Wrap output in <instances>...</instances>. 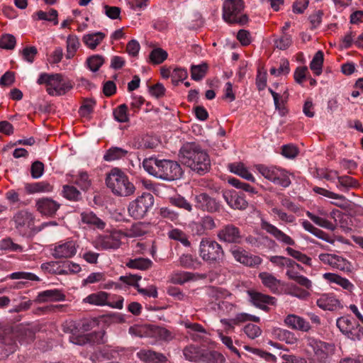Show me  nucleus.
Listing matches in <instances>:
<instances>
[{"mask_svg": "<svg viewBox=\"0 0 363 363\" xmlns=\"http://www.w3.org/2000/svg\"><path fill=\"white\" fill-rule=\"evenodd\" d=\"M230 252L237 262L247 267H257L262 262L260 257L251 255L241 247H235L230 250Z\"/></svg>", "mask_w": 363, "mask_h": 363, "instance_id": "ddd939ff", "label": "nucleus"}, {"mask_svg": "<svg viewBox=\"0 0 363 363\" xmlns=\"http://www.w3.org/2000/svg\"><path fill=\"white\" fill-rule=\"evenodd\" d=\"M143 167L150 175L166 181L177 180L183 174L180 164L170 160H157L150 157L143 160Z\"/></svg>", "mask_w": 363, "mask_h": 363, "instance_id": "f03ea898", "label": "nucleus"}, {"mask_svg": "<svg viewBox=\"0 0 363 363\" xmlns=\"http://www.w3.org/2000/svg\"><path fill=\"white\" fill-rule=\"evenodd\" d=\"M60 206L57 202L49 198H43L36 201L37 210L45 216L55 215Z\"/></svg>", "mask_w": 363, "mask_h": 363, "instance_id": "aec40b11", "label": "nucleus"}, {"mask_svg": "<svg viewBox=\"0 0 363 363\" xmlns=\"http://www.w3.org/2000/svg\"><path fill=\"white\" fill-rule=\"evenodd\" d=\"M73 182L83 191H87L91 186V180L86 172H79L74 176Z\"/></svg>", "mask_w": 363, "mask_h": 363, "instance_id": "a19ab883", "label": "nucleus"}, {"mask_svg": "<svg viewBox=\"0 0 363 363\" xmlns=\"http://www.w3.org/2000/svg\"><path fill=\"white\" fill-rule=\"evenodd\" d=\"M306 216L313 223H315L316 225H319L320 227H322L323 228L330 230H333L335 229V225H333V223L324 218L315 216V214L312 213L310 211L306 212Z\"/></svg>", "mask_w": 363, "mask_h": 363, "instance_id": "49530a36", "label": "nucleus"}, {"mask_svg": "<svg viewBox=\"0 0 363 363\" xmlns=\"http://www.w3.org/2000/svg\"><path fill=\"white\" fill-rule=\"evenodd\" d=\"M86 65L89 69L95 72H97L104 63V58L99 55H94L86 59Z\"/></svg>", "mask_w": 363, "mask_h": 363, "instance_id": "8fccbe9b", "label": "nucleus"}, {"mask_svg": "<svg viewBox=\"0 0 363 363\" xmlns=\"http://www.w3.org/2000/svg\"><path fill=\"white\" fill-rule=\"evenodd\" d=\"M204 350H201L197 346L191 345L186 346L184 350L183 354L185 358L191 362H201Z\"/></svg>", "mask_w": 363, "mask_h": 363, "instance_id": "2f4dec72", "label": "nucleus"}, {"mask_svg": "<svg viewBox=\"0 0 363 363\" xmlns=\"http://www.w3.org/2000/svg\"><path fill=\"white\" fill-rule=\"evenodd\" d=\"M244 9V2L242 0H225L223 5V18L229 23L245 24L248 18L246 15L240 13Z\"/></svg>", "mask_w": 363, "mask_h": 363, "instance_id": "0eeeda50", "label": "nucleus"}, {"mask_svg": "<svg viewBox=\"0 0 363 363\" xmlns=\"http://www.w3.org/2000/svg\"><path fill=\"white\" fill-rule=\"evenodd\" d=\"M269 261L275 266L281 269L284 267L294 268L295 261L284 256H271Z\"/></svg>", "mask_w": 363, "mask_h": 363, "instance_id": "c03bdc74", "label": "nucleus"}, {"mask_svg": "<svg viewBox=\"0 0 363 363\" xmlns=\"http://www.w3.org/2000/svg\"><path fill=\"white\" fill-rule=\"evenodd\" d=\"M128 151L119 147H111L106 150L104 155V160L106 162H112L125 158Z\"/></svg>", "mask_w": 363, "mask_h": 363, "instance_id": "473e14b6", "label": "nucleus"}, {"mask_svg": "<svg viewBox=\"0 0 363 363\" xmlns=\"http://www.w3.org/2000/svg\"><path fill=\"white\" fill-rule=\"evenodd\" d=\"M81 219L82 223L99 230H103L106 227V223L91 211L82 213Z\"/></svg>", "mask_w": 363, "mask_h": 363, "instance_id": "a878e982", "label": "nucleus"}, {"mask_svg": "<svg viewBox=\"0 0 363 363\" xmlns=\"http://www.w3.org/2000/svg\"><path fill=\"white\" fill-rule=\"evenodd\" d=\"M284 323L289 328L303 332H308L311 328L309 322L302 317L294 314L288 315L285 318Z\"/></svg>", "mask_w": 363, "mask_h": 363, "instance_id": "412c9836", "label": "nucleus"}, {"mask_svg": "<svg viewBox=\"0 0 363 363\" xmlns=\"http://www.w3.org/2000/svg\"><path fill=\"white\" fill-rule=\"evenodd\" d=\"M286 251L289 255L297 259L298 262L308 266L312 265L311 258L308 257L306 254H303L301 252L296 250L290 247H287L286 248Z\"/></svg>", "mask_w": 363, "mask_h": 363, "instance_id": "09e8293b", "label": "nucleus"}, {"mask_svg": "<svg viewBox=\"0 0 363 363\" xmlns=\"http://www.w3.org/2000/svg\"><path fill=\"white\" fill-rule=\"evenodd\" d=\"M167 52L162 48L153 49L150 54V60L155 65L162 63L167 57Z\"/></svg>", "mask_w": 363, "mask_h": 363, "instance_id": "3c124183", "label": "nucleus"}, {"mask_svg": "<svg viewBox=\"0 0 363 363\" xmlns=\"http://www.w3.org/2000/svg\"><path fill=\"white\" fill-rule=\"evenodd\" d=\"M195 207L202 211L210 213L219 212L221 204L216 198L209 196L207 193H201L194 198Z\"/></svg>", "mask_w": 363, "mask_h": 363, "instance_id": "9b49d317", "label": "nucleus"}, {"mask_svg": "<svg viewBox=\"0 0 363 363\" xmlns=\"http://www.w3.org/2000/svg\"><path fill=\"white\" fill-rule=\"evenodd\" d=\"M106 184L117 196L126 197L134 194L135 187L128 176L120 169L113 168L106 175Z\"/></svg>", "mask_w": 363, "mask_h": 363, "instance_id": "7ed1b4c3", "label": "nucleus"}, {"mask_svg": "<svg viewBox=\"0 0 363 363\" xmlns=\"http://www.w3.org/2000/svg\"><path fill=\"white\" fill-rule=\"evenodd\" d=\"M255 168L266 179L275 184L287 188L291 184L289 172L284 169L261 164L255 165Z\"/></svg>", "mask_w": 363, "mask_h": 363, "instance_id": "423d86ee", "label": "nucleus"}, {"mask_svg": "<svg viewBox=\"0 0 363 363\" xmlns=\"http://www.w3.org/2000/svg\"><path fill=\"white\" fill-rule=\"evenodd\" d=\"M276 47L281 50L287 49L292 43L291 36L288 33H284L274 42Z\"/></svg>", "mask_w": 363, "mask_h": 363, "instance_id": "e2e57ef3", "label": "nucleus"}, {"mask_svg": "<svg viewBox=\"0 0 363 363\" xmlns=\"http://www.w3.org/2000/svg\"><path fill=\"white\" fill-rule=\"evenodd\" d=\"M137 355L140 360L146 363H166L167 362L164 354L150 350H141Z\"/></svg>", "mask_w": 363, "mask_h": 363, "instance_id": "5701e85b", "label": "nucleus"}, {"mask_svg": "<svg viewBox=\"0 0 363 363\" xmlns=\"http://www.w3.org/2000/svg\"><path fill=\"white\" fill-rule=\"evenodd\" d=\"M65 300V295L58 289H49L38 294L37 301L38 302L62 301Z\"/></svg>", "mask_w": 363, "mask_h": 363, "instance_id": "393cba45", "label": "nucleus"}, {"mask_svg": "<svg viewBox=\"0 0 363 363\" xmlns=\"http://www.w3.org/2000/svg\"><path fill=\"white\" fill-rule=\"evenodd\" d=\"M307 342L308 346L313 350L315 359L320 362H325L335 352V347L333 344L313 337L308 338Z\"/></svg>", "mask_w": 363, "mask_h": 363, "instance_id": "1a4fd4ad", "label": "nucleus"}, {"mask_svg": "<svg viewBox=\"0 0 363 363\" xmlns=\"http://www.w3.org/2000/svg\"><path fill=\"white\" fill-rule=\"evenodd\" d=\"M228 168L231 172L239 175L243 179L252 182H255V179L253 175L249 172V170L242 163H231L228 165Z\"/></svg>", "mask_w": 363, "mask_h": 363, "instance_id": "7c9ffc66", "label": "nucleus"}, {"mask_svg": "<svg viewBox=\"0 0 363 363\" xmlns=\"http://www.w3.org/2000/svg\"><path fill=\"white\" fill-rule=\"evenodd\" d=\"M261 228L284 245L294 246L296 244L292 238L266 220L261 221Z\"/></svg>", "mask_w": 363, "mask_h": 363, "instance_id": "2eb2a0df", "label": "nucleus"}, {"mask_svg": "<svg viewBox=\"0 0 363 363\" xmlns=\"http://www.w3.org/2000/svg\"><path fill=\"white\" fill-rule=\"evenodd\" d=\"M152 224L150 223L138 222L133 224L128 230L127 236L135 238L140 237L149 232Z\"/></svg>", "mask_w": 363, "mask_h": 363, "instance_id": "c756f323", "label": "nucleus"}, {"mask_svg": "<svg viewBox=\"0 0 363 363\" xmlns=\"http://www.w3.org/2000/svg\"><path fill=\"white\" fill-rule=\"evenodd\" d=\"M223 198L228 205L233 209L245 210L248 206L244 194H240L235 190H228L223 192Z\"/></svg>", "mask_w": 363, "mask_h": 363, "instance_id": "dca6fc26", "label": "nucleus"}, {"mask_svg": "<svg viewBox=\"0 0 363 363\" xmlns=\"http://www.w3.org/2000/svg\"><path fill=\"white\" fill-rule=\"evenodd\" d=\"M170 203L178 208H184L186 211L191 212L192 210L191 204L188 202L184 197L177 196L170 198Z\"/></svg>", "mask_w": 363, "mask_h": 363, "instance_id": "69168bd1", "label": "nucleus"}, {"mask_svg": "<svg viewBox=\"0 0 363 363\" xmlns=\"http://www.w3.org/2000/svg\"><path fill=\"white\" fill-rule=\"evenodd\" d=\"M128 106L125 104H121L113 110L114 119L119 123H125L129 121L128 114Z\"/></svg>", "mask_w": 363, "mask_h": 363, "instance_id": "de8ad7c7", "label": "nucleus"}, {"mask_svg": "<svg viewBox=\"0 0 363 363\" xmlns=\"http://www.w3.org/2000/svg\"><path fill=\"white\" fill-rule=\"evenodd\" d=\"M252 303L262 310H267V304H274L275 298L259 292L249 291Z\"/></svg>", "mask_w": 363, "mask_h": 363, "instance_id": "b1692460", "label": "nucleus"}, {"mask_svg": "<svg viewBox=\"0 0 363 363\" xmlns=\"http://www.w3.org/2000/svg\"><path fill=\"white\" fill-rule=\"evenodd\" d=\"M229 184L237 189H242L243 191L248 192L251 194H257V191L255 188L252 186L247 183L242 182L236 178H231L228 180Z\"/></svg>", "mask_w": 363, "mask_h": 363, "instance_id": "864d4df0", "label": "nucleus"}, {"mask_svg": "<svg viewBox=\"0 0 363 363\" xmlns=\"http://www.w3.org/2000/svg\"><path fill=\"white\" fill-rule=\"evenodd\" d=\"M126 266L130 269L147 270L152 266V262L148 258L139 257L129 259Z\"/></svg>", "mask_w": 363, "mask_h": 363, "instance_id": "c9c22d12", "label": "nucleus"}, {"mask_svg": "<svg viewBox=\"0 0 363 363\" xmlns=\"http://www.w3.org/2000/svg\"><path fill=\"white\" fill-rule=\"evenodd\" d=\"M2 344L4 345L6 355L13 353L17 348L16 340H13L12 336L4 337L2 338Z\"/></svg>", "mask_w": 363, "mask_h": 363, "instance_id": "680f3d73", "label": "nucleus"}, {"mask_svg": "<svg viewBox=\"0 0 363 363\" xmlns=\"http://www.w3.org/2000/svg\"><path fill=\"white\" fill-rule=\"evenodd\" d=\"M106 35L102 32L88 33L82 37L84 45L91 50H95L96 47L104 40Z\"/></svg>", "mask_w": 363, "mask_h": 363, "instance_id": "cd10ccee", "label": "nucleus"}, {"mask_svg": "<svg viewBox=\"0 0 363 363\" xmlns=\"http://www.w3.org/2000/svg\"><path fill=\"white\" fill-rule=\"evenodd\" d=\"M37 83L38 84H45L46 91L50 96H62L73 88V84L69 80H65L61 74H40Z\"/></svg>", "mask_w": 363, "mask_h": 363, "instance_id": "20e7f679", "label": "nucleus"}, {"mask_svg": "<svg viewBox=\"0 0 363 363\" xmlns=\"http://www.w3.org/2000/svg\"><path fill=\"white\" fill-rule=\"evenodd\" d=\"M323 278L330 283H335L349 291H351L354 288V285L347 279L334 273H325Z\"/></svg>", "mask_w": 363, "mask_h": 363, "instance_id": "c85d7f7f", "label": "nucleus"}, {"mask_svg": "<svg viewBox=\"0 0 363 363\" xmlns=\"http://www.w3.org/2000/svg\"><path fill=\"white\" fill-rule=\"evenodd\" d=\"M217 237L220 241L239 244L241 242V232L240 229L233 224L224 225L217 233Z\"/></svg>", "mask_w": 363, "mask_h": 363, "instance_id": "4468645a", "label": "nucleus"}, {"mask_svg": "<svg viewBox=\"0 0 363 363\" xmlns=\"http://www.w3.org/2000/svg\"><path fill=\"white\" fill-rule=\"evenodd\" d=\"M158 213L162 218L168 219L172 222L177 221L179 218V214L167 207L160 208Z\"/></svg>", "mask_w": 363, "mask_h": 363, "instance_id": "338daca9", "label": "nucleus"}, {"mask_svg": "<svg viewBox=\"0 0 363 363\" xmlns=\"http://www.w3.org/2000/svg\"><path fill=\"white\" fill-rule=\"evenodd\" d=\"M336 325L339 330L350 339L359 338L356 331H363V326L351 316H342L337 319Z\"/></svg>", "mask_w": 363, "mask_h": 363, "instance_id": "9d476101", "label": "nucleus"}, {"mask_svg": "<svg viewBox=\"0 0 363 363\" xmlns=\"http://www.w3.org/2000/svg\"><path fill=\"white\" fill-rule=\"evenodd\" d=\"M78 245L72 240L60 241L55 245L52 255L55 259H69L73 257L77 252Z\"/></svg>", "mask_w": 363, "mask_h": 363, "instance_id": "f8f14e48", "label": "nucleus"}, {"mask_svg": "<svg viewBox=\"0 0 363 363\" xmlns=\"http://www.w3.org/2000/svg\"><path fill=\"white\" fill-rule=\"evenodd\" d=\"M63 196L70 201H78L81 194L76 187L69 185H65L62 190Z\"/></svg>", "mask_w": 363, "mask_h": 363, "instance_id": "6e6d98bb", "label": "nucleus"}, {"mask_svg": "<svg viewBox=\"0 0 363 363\" xmlns=\"http://www.w3.org/2000/svg\"><path fill=\"white\" fill-rule=\"evenodd\" d=\"M179 161L199 175L211 169V160L207 152L196 143H184L179 152Z\"/></svg>", "mask_w": 363, "mask_h": 363, "instance_id": "f257e3e1", "label": "nucleus"}, {"mask_svg": "<svg viewBox=\"0 0 363 363\" xmlns=\"http://www.w3.org/2000/svg\"><path fill=\"white\" fill-rule=\"evenodd\" d=\"M252 321L255 323H259L260 318L257 316L252 315L246 313H238L235 318H233V323L235 324V325H238L242 323L247 321Z\"/></svg>", "mask_w": 363, "mask_h": 363, "instance_id": "4d7b16f0", "label": "nucleus"}, {"mask_svg": "<svg viewBox=\"0 0 363 363\" xmlns=\"http://www.w3.org/2000/svg\"><path fill=\"white\" fill-rule=\"evenodd\" d=\"M317 306L325 311H337L342 308L340 301L333 294H325L316 301Z\"/></svg>", "mask_w": 363, "mask_h": 363, "instance_id": "6ab92c4d", "label": "nucleus"}, {"mask_svg": "<svg viewBox=\"0 0 363 363\" xmlns=\"http://www.w3.org/2000/svg\"><path fill=\"white\" fill-rule=\"evenodd\" d=\"M224 361L225 358L220 352L204 350L201 362L223 363Z\"/></svg>", "mask_w": 363, "mask_h": 363, "instance_id": "79ce46f5", "label": "nucleus"}, {"mask_svg": "<svg viewBox=\"0 0 363 363\" xmlns=\"http://www.w3.org/2000/svg\"><path fill=\"white\" fill-rule=\"evenodd\" d=\"M38 18L39 20H45L50 22H53L54 25H57L58 23L57 19V11L54 9H51L48 13L45 12L43 11H38L36 13Z\"/></svg>", "mask_w": 363, "mask_h": 363, "instance_id": "5fc2aeb1", "label": "nucleus"}, {"mask_svg": "<svg viewBox=\"0 0 363 363\" xmlns=\"http://www.w3.org/2000/svg\"><path fill=\"white\" fill-rule=\"evenodd\" d=\"M16 228L22 227L31 228L33 224V215L26 211H20L13 216Z\"/></svg>", "mask_w": 363, "mask_h": 363, "instance_id": "bb28decb", "label": "nucleus"}, {"mask_svg": "<svg viewBox=\"0 0 363 363\" xmlns=\"http://www.w3.org/2000/svg\"><path fill=\"white\" fill-rule=\"evenodd\" d=\"M244 332L250 339H255L262 333L259 327L252 323H249L244 327Z\"/></svg>", "mask_w": 363, "mask_h": 363, "instance_id": "774afa93", "label": "nucleus"}, {"mask_svg": "<svg viewBox=\"0 0 363 363\" xmlns=\"http://www.w3.org/2000/svg\"><path fill=\"white\" fill-rule=\"evenodd\" d=\"M154 204V196L147 192L132 201L128 208L129 215L135 219L143 218Z\"/></svg>", "mask_w": 363, "mask_h": 363, "instance_id": "6e6552de", "label": "nucleus"}, {"mask_svg": "<svg viewBox=\"0 0 363 363\" xmlns=\"http://www.w3.org/2000/svg\"><path fill=\"white\" fill-rule=\"evenodd\" d=\"M199 254L200 257L209 264H219L223 262L225 258V252L221 245L208 238L201 239L199 247Z\"/></svg>", "mask_w": 363, "mask_h": 363, "instance_id": "39448f33", "label": "nucleus"}, {"mask_svg": "<svg viewBox=\"0 0 363 363\" xmlns=\"http://www.w3.org/2000/svg\"><path fill=\"white\" fill-rule=\"evenodd\" d=\"M193 277V274L187 272H174L171 275V281L176 284H183L185 282L191 280Z\"/></svg>", "mask_w": 363, "mask_h": 363, "instance_id": "603ef678", "label": "nucleus"}, {"mask_svg": "<svg viewBox=\"0 0 363 363\" xmlns=\"http://www.w3.org/2000/svg\"><path fill=\"white\" fill-rule=\"evenodd\" d=\"M108 299V294L104 291L94 293L86 296L84 301L92 305L105 306Z\"/></svg>", "mask_w": 363, "mask_h": 363, "instance_id": "4c0bfd02", "label": "nucleus"}, {"mask_svg": "<svg viewBox=\"0 0 363 363\" xmlns=\"http://www.w3.org/2000/svg\"><path fill=\"white\" fill-rule=\"evenodd\" d=\"M99 242L104 250L118 249L121 245L120 238L114 235L101 236Z\"/></svg>", "mask_w": 363, "mask_h": 363, "instance_id": "72a5a7b5", "label": "nucleus"}, {"mask_svg": "<svg viewBox=\"0 0 363 363\" xmlns=\"http://www.w3.org/2000/svg\"><path fill=\"white\" fill-rule=\"evenodd\" d=\"M313 191L318 194L322 195L323 196H325V197H328L330 199L341 200L343 201H345V197L343 195L335 194V193L328 191L324 188L314 186L313 188Z\"/></svg>", "mask_w": 363, "mask_h": 363, "instance_id": "052dcab7", "label": "nucleus"}, {"mask_svg": "<svg viewBox=\"0 0 363 363\" xmlns=\"http://www.w3.org/2000/svg\"><path fill=\"white\" fill-rule=\"evenodd\" d=\"M208 65L203 63L199 65H192L191 67V77L195 81L201 80L206 74Z\"/></svg>", "mask_w": 363, "mask_h": 363, "instance_id": "a18cd8bd", "label": "nucleus"}, {"mask_svg": "<svg viewBox=\"0 0 363 363\" xmlns=\"http://www.w3.org/2000/svg\"><path fill=\"white\" fill-rule=\"evenodd\" d=\"M324 60V55L323 51L318 50L313 57L310 63V69L316 76H319L322 73V68Z\"/></svg>", "mask_w": 363, "mask_h": 363, "instance_id": "58836bf2", "label": "nucleus"}, {"mask_svg": "<svg viewBox=\"0 0 363 363\" xmlns=\"http://www.w3.org/2000/svg\"><path fill=\"white\" fill-rule=\"evenodd\" d=\"M262 284L269 289L273 294H279L281 291V281L277 279L273 274L263 272L258 275Z\"/></svg>", "mask_w": 363, "mask_h": 363, "instance_id": "4be33fe9", "label": "nucleus"}, {"mask_svg": "<svg viewBox=\"0 0 363 363\" xmlns=\"http://www.w3.org/2000/svg\"><path fill=\"white\" fill-rule=\"evenodd\" d=\"M180 265L187 269H198L201 262L196 258L193 257L191 255H182L179 258Z\"/></svg>", "mask_w": 363, "mask_h": 363, "instance_id": "37998d69", "label": "nucleus"}, {"mask_svg": "<svg viewBox=\"0 0 363 363\" xmlns=\"http://www.w3.org/2000/svg\"><path fill=\"white\" fill-rule=\"evenodd\" d=\"M66 44V58L71 59L75 55L77 50L80 46V43L78 37L74 35H69L67 38Z\"/></svg>", "mask_w": 363, "mask_h": 363, "instance_id": "e433bc0d", "label": "nucleus"}, {"mask_svg": "<svg viewBox=\"0 0 363 363\" xmlns=\"http://www.w3.org/2000/svg\"><path fill=\"white\" fill-rule=\"evenodd\" d=\"M82 268L79 264L67 262L62 265L61 274H77Z\"/></svg>", "mask_w": 363, "mask_h": 363, "instance_id": "0e129e2a", "label": "nucleus"}, {"mask_svg": "<svg viewBox=\"0 0 363 363\" xmlns=\"http://www.w3.org/2000/svg\"><path fill=\"white\" fill-rule=\"evenodd\" d=\"M0 249L11 252L23 251V247L18 244L14 243L11 238L2 240L0 242Z\"/></svg>", "mask_w": 363, "mask_h": 363, "instance_id": "13d9d810", "label": "nucleus"}, {"mask_svg": "<svg viewBox=\"0 0 363 363\" xmlns=\"http://www.w3.org/2000/svg\"><path fill=\"white\" fill-rule=\"evenodd\" d=\"M168 238L171 240L180 242L185 247H190L191 242L186 234L179 228H173L167 233Z\"/></svg>", "mask_w": 363, "mask_h": 363, "instance_id": "ea45409f", "label": "nucleus"}, {"mask_svg": "<svg viewBox=\"0 0 363 363\" xmlns=\"http://www.w3.org/2000/svg\"><path fill=\"white\" fill-rule=\"evenodd\" d=\"M25 189L28 194L50 192L52 190V186L47 182H40L26 184Z\"/></svg>", "mask_w": 363, "mask_h": 363, "instance_id": "f704fd0d", "label": "nucleus"}, {"mask_svg": "<svg viewBox=\"0 0 363 363\" xmlns=\"http://www.w3.org/2000/svg\"><path fill=\"white\" fill-rule=\"evenodd\" d=\"M318 258L321 262L329 265L333 269L341 271L347 270L349 269V262L341 256L334 254L322 253L319 255Z\"/></svg>", "mask_w": 363, "mask_h": 363, "instance_id": "f3484780", "label": "nucleus"}, {"mask_svg": "<svg viewBox=\"0 0 363 363\" xmlns=\"http://www.w3.org/2000/svg\"><path fill=\"white\" fill-rule=\"evenodd\" d=\"M16 43V38L11 34L3 35L0 38V48L6 50H12Z\"/></svg>", "mask_w": 363, "mask_h": 363, "instance_id": "bf43d9fd", "label": "nucleus"}, {"mask_svg": "<svg viewBox=\"0 0 363 363\" xmlns=\"http://www.w3.org/2000/svg\"><path fill=\"white\" fill-rule=\"evenodd\" d=\"M140 331H146L148 335L164 342H169L174 339L176 336L174 331L157 325H148L140 328Z\"/></svg>", "mask_w": 363, "mask_h": 363, "instance_id": "a211bd4d", "label": "nucleus"}]
</instances>
